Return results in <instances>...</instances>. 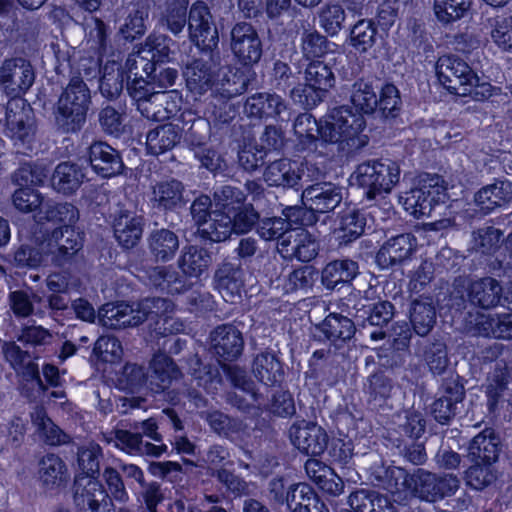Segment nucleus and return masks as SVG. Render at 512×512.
I'll list each match as a JSON object with an SVG mask.
<instances>
[{"label": "nucleus", "mask_w": 512, "mask_h": 512, "mask_svg": "<svg viewBox=\"0 0 512 512\" xmlns=\"http://www.w3.org/2000/svg\"><path fill=\"white\" fill-rule=\"evenodd\" d=\"M350 105L334 106L325 115V124L314 119L316 128H367L365 116L376 112L385 121L400 117L402 100L398 88L391 82L381 87L373 81L358 78L352 84Z\"/></svg>", "instance_id": "1"}, {"label": "nucleus", "mask_w": 512, "mask_h": 512, "mask_svg": "<svg viewBox=\"0 0 512 512\" xmlns=\"http://www.w3.org/2000/svg\"><path fill=\"white\" fill-rule=\"evenodd\" d=\"M228 43L232 64L222 75L221 97L232 99L245 93L256 81V68L262 59L264 44L256 27L246 21L232 25Z\"/></svg>", "instance_id": "2"}, {"label": "nucleus", "mask_w": 512, "mask_h": 512, "mask_svg": "<svg viewBox=\"0 0 512 512\" xmlns=\"http://www.w3.org/2000/svg\"><path fill=\"white\" fill-rule=\"evenodd\" d=\"M45 220L34 231L38 244L51 255L56 266L69 264L83 247V232L76 228L79 210L71 203H49L42 206Z\"/></svg>", "instance_id": "3"}, {"label": "nucleus", "mask_w": 512, "mask_h": 512, "mask_svg": "<svg viewBox=\"0 0 512 512\" xmlns=\"http://www.w3.org/2000/svg\"><path fill=\"white\" fill-rule=\"evenodd\" d=\"M215 210L209 229L200 230L204 245L220 243L234 234H246L253 230L258 211L247 202V194L240 188L224 185L214 191Z\"/></svg>", "instance_id": "4"}, {"label": "nucleus", "mask_w": 512, "mask_h": 512, "mask_svg": "<svg viewBox=\"0 0 512 512\" xmlns=\"http://www.w3.org/2000/svg\"><path fill=\"white\" fill-rule=\"evenodd\" d=\"M102 458V449L98 444L78 449V472L72 486L77 512H116L115 505L111 503L99 480Z\"/></svg>", "instance_id": "5"}, {"label": "nucleus", "mask_w": 512, "mask_h": 512, "mask_svg": "<svg viewBox=\"0 0 512 512\" xmlns=\"http://www.w3.org/2000/svg\"><path fill=\"white\" fill-rule=\"evenodd\" d=\"M212 264V253L198 245H186L178 259L182 275L171 267L158 266L148 275L150 284L159 292L170 296L191 289L192 279L200 280Z\"/></svg>", "instance_id": "6"}, {"label": "nucleus", "mask_w": 512, "mask_h": 512, "mask_svg": "<svg viewBox=\"0 0 512 512\" xmlns=\"http://www.w3.org/2000/svg\"><path fill=\"white\" fill-rule=\"evenodd\" d=\"M221 369L234 389L250 395L253 399L257 398V388L254 381L238 365L221 364L220 362L216 364L204 361L198 355H195L189 364V374L192 382L212 397L218 395L225 386Z\"/></svg>", "instance_id": "7"}, {"label": "nucleus", "mask_w": 512, "mask_h": 512, "mask_svg": "<svg viewBox=\"0 0 512 512\" xmlns=\"http://www.w3.org/2000/svg\"><path fill=\"white\" fill-rule=\"evenodd\" d=\"M244 112L251 122L238 128H254L263 124V128H286L292 120L291 128H298L304 124L309 125L314 117L310 113L294 115L282 98L270 93H256L248 97L244 104Z\"/></svg>", "instance_id": "8"}, {"label": "nucleus", "mask_w": 512, "mask_h": 512, "mask_svg": "<svg viewBox=\"0 0 512 512\" xmlns=\"http://www.w3.org/2000/svg\"><path fill=\"white\" fill-rule=\"evenodd\" d=\"M398 161L387 157L368 159L359 163L350 179L364 189L368 200H374L382 192L389 193L400 181Z\"/></svg>", "instance_id": "9"}, {"label": "nucleus", "mask_w": 512, "mask_h": 512, "mask_svg": "<svg viewBox=\"0 0 512 512\" xmlns=\"http://www.w3.org/2000/svg\"><path fill=\"white\" fill-rule=\"evenodd\" d=\"M91 91L79 76L70 78L53 108L56 128H83L90 105Z\"/></svg>", "instance_id": "10"}, {"label": "nucleus", "mask_w": 512, "mask_h": 512, "mask_svg": "<svg viewBox=\"0 0 512 512\" xmlns=\"http://www.w3.org/2000/svg\"><path fill=\"white\" fill-rule=\"evenodd\" d=\"M511 290L512 282L504 292L503 287L498 280L487 276L472 281L469 284L466 290L467 299L464 295V291L455 289L454 291L450 292L446 306L450 312L454 311L455 313L461 312L466 308L467 300L474 307L484 310L497 306L505 307V305L510 302Z\"/></svg>", "instance_id": "11"}, {"label": "nucleus", "mask_w": 512, "mask_h": 512, "mask_svg": "<svg viewBox=\"0 0 512 512\" xmlns=\"http://www.w3.org/2000/svg\"><path fill=\"white\" fill-rule=\"evenodd\" d=\"M292 132L297 137L303 134L298 130H263L261 141L266 144H258L255 140H250L239 149L238 163L248 172H254L270 161V156L288 153L295 149L294 141L286 137V132Z\"/></svg>", "instance_id": "12"}, {"label": "nucleus", "mask_w": 512, "mask_h": 512, "mask_svg": "<svg viewBox=\"0 0 512 512\" xmlns=\"http://www.w3.org/2000/svg\"><path fill=\"white\" fill-rule=\"evenodd\" d=\"M335 83V74L329 63L325 60L308 62L304 70V83L293 87L290 95L295 103L311 110L325 100Z\"/></svg>", "instance_id": "13"}, {"label": "nucleus", "mask_w": 512, "mask_h": 512, "mask_svg": "<svg viewBox=\"0 0 512 512\" xmlns=\"http://www.w3.org/2000/svg\"><path fill=\"white\" fill-rule=\"evenodd\" d=\"M447 185L443 176L427 172L419 173L404 199V207L416 218L431 216L436 206L444 204Z\"/></svg>", "instance_id": "14"}, {"label": "nucleus", "mask_w": 512, "mask_h": 512, "mask_svg": "<svg viewBox=\"0 0 512 512\" xmlns=\"http://www.w3.org/2000/svg\"><path fill=\"white\" fill-rule=\"evenodd\" d=\"M163 103H150L141 113L148 120L157 123L154 128H184L200 119L196 110L184 102L182 91L171 89L162 92Z\"/></svg>", "instance_id": "15"}, {"label": "nucleus", "mask_w": 512, "mask_h": 512, "mask_svg": "<svg viewBox=\"0 0 512 512\" xmlns=\"http://www.w3.org/2000/svg\"><path fill=\"white\" fill-rule=\"evenodd\" d=\"M188 33L191 43L197 48L200 57L221 60L219 33L210 8L203 1L194 2L189 9Z\"/></svg>", "instance_id": "16"}, {"label": "nucleus", "mask_w": 512, "mask_h": 512, "mask_svg": "<svg viewBox=\"0 0 512 512\" xmlns=\"http://www.w3.org/2000/svg\"><path fill=\"white\" fill-rule=\"evenodd\" d=\"M435 73L440 85L454 96L471 94L479 81L472 67L453 54L439 57L435 65Z\"/></svg>", "instance_id": "17"}, {"label": "nucleus", "mask_w": 512, "mask_h": 512, "mask_svg": "<svg viewBox=\"0 0 512 512\" xmlns=\"http://www.w3.org/2000/svg\"><path fill=\"white\" fill-rule=\"evenodd\" d=\"M221 60L206 57L193 58L183 69L186 98L201 101L208 92L215 91L221 95L222 77L219 75Z\"/></svg>", "instance_id": "18"}, {"label": "nucleus", "mask_w": 512, "mask_h": 512, "mask_svg": "<svg viewBox=\"0 0 512 512\" xmlns=\"http://www.w3.org/2000/svg\"><path fill=\"white\" fill-rule=\"evenodd\" d=\"M35 81L31 62L22 57L5 59L0 66V87L10 99H21Z\"/></svg>", "instance_id": "19"}, {"label": "nucleus", "mask_w": 512, "mask_h": 512, "mask_svg": "<svg viewBox=\"0 0 512 512\" xmlns=\"http://www.w3.org/2000/svg\"><path fill=\"white\" fill-rule=\"evenodd\" d=\"M356 326L354 321L341 313L330 312L315 324L312 334L320 343H328L335 353L340 352L354 337Z\"/></svg>", "instance_id": "20"}, {"label": "nucleus", "mask_w": 512, "mask_h": 512, "mask_svg": "<svg viewBox=\"0 0 512 512\" xmlns=\"http://www.w3.org/2000/svg\"><path fill=\"white\" fill-rule=\"evenodd\" d=\"M100 73L99 89L107 99L117 98L122 91L127 89L133 71L137 70L135 58L130 54L124 63L115 60H107L103 66L100 61L96 63Z\"/></svg>", "instance_id": "21"}, {"label": "nucleus", "mask_w": 512, "mask_h": 512, "mask_svg": "<svg viewBox=\"0 0 512 512\" xmlns=\"http://www.w3.org/2000/svg\"><path fill=\"white\" fill-rule=\"evenodd\" d=\"M459 481L455 476H437L419 469L414 474L412 494L427 502H437L452 496L458 489Z\"/></svg>", "instance_id": "22"}, {"label": "nucleus", "mask_w": 512, "mask_h": 512, "mask_svg": "<svg viewBox=\"0 0 512 512\" xmlns=\"http://www.w3.org/2000/svg\"><path fill=\"white\" fill-rule=\"evenodd\" d=\"M437 321V307L432 296L420 295L410 303L409 322L411 329H407L402 336L405 346L410 344L411 334L425 337L433 330Z\"/></svg>", "instance_id": "23"}, {"label": "nucleus", "mask_w": 512, "mask_h": 512, "mask_svg": "<svg viewBox=\"0 0 512 512\" xmlns=\"http://www.w3.org/2000/svg\"><path fill=\"white\" fill-rule=\"evenodd\" d=\"M293 446L306 456H320L328 445L326 431L314 422L294 423L289 429Z\"/></svg>", "instance_id": "24"}, {"label": "nucleus", "mask_w": 512, "mask_h": 512, "mask_svg": "<svg viewBox=\"0 0 512 512\" xmlns=\"http://www.w3.org/2000/svg\"><path fill=\"white\" fill-rule=\"evenodd\" d=\"M365 130H315L326 144L336 145L337 156L342 162L353 160L369 143Z\"/></svg>", "instance_id": "25"}, {"label": "nucleus", "mask_w": 512, "mask_h": 512, "mask_svg": "<svg viewBox=\"0 0 512 512\" xmlns=\"http://www.w3.org/2000/svg\"><path fill=\"white\" fill-rule=\"evenodd\" d=\"M166 133L174 137L184 136L185 140L189 142L195 151V155L199 158L201 166L208 171L216 173L221 169V156L215 149L208 146L205 137H198L195 130H148L146 134L147 142L150 143L157 140L161 134L164 136Z\"/></svg>", "instance_id": "26"}, {"label": "nucleus", "mask_w": 512, "mask_h": 512, "mask_svg": "<svg viewBox=\"0 0 512 512\" xmlns=\"http://www.w3.org/2000/svg\"><path fill=\"white\" fill-rule=\"evenodd\" d=\"M171 44L173 41L166 35L150 34L144 46L131 55L137 65L141 66V70L149 69V73H154L156 68L172 61Z\"/></svg>", "instance_id": "27"}, {"label": "nucleus", "mask_w": 512, "mask_h": 512, "mask_svg": "<svg viewBox=\"0 0 512 512\" xmlns=\"http://www.w3.org/2000/svg\"><path fill=\"white\" fill-rule=\"evenodd\" d=\"M417 248L412 233H402L388 239L376 253V262L382 269L392 268L411 259Z\"/></svg>", "instance_id": "28"}, {"label": "nucleus", "mask_w": 512, "mask_h": 512, "mask_svg": "<svg viewBox=\"0 0 512 512\" xmlns=\"http://www.w3.org/2000/svg\"><path fill=\"white\" fill-rule=\"evenodd\" d=\"M341 187L322 183L314 184L305 188L301 194V203L308 205L311 211L320 220V215L333 212L342 202Z\"/></svg>", "instance_id": "29"}, {"label": "nucleus", "mask_w": 512, "mask_h": 512, "mask_svg": "<svg viewBox=\"0 0 512 512\" xmlns=\"http://www.w3.org/2000/svg\"><path fill=\"white\" fill-rule=\"evenodd\" d=\"M502 449L503 443L499 432L492 427H485L470 440L467 456L469 461H479L495 466Z\"/></svg>", "instance_id": "30"}, {"label": "nucleus", "mask_w": 512, "mask_h": 512, "mask_svg": "<svg viewBox=\"0 0 512 512\" xmlns=\"http://www.w3.org/2000/svg\"><path fill=\"white\" fill-rule=\"evenodd\" d=\"M304 175L303 165L288 158H272L264 171V179L269 186L296 188Z\"/></svg>", "instance_id": "31"}, {"label": "nucleus", "mask_w": 512, "mask_h": 512, "mask_svg": "<svg viewBox=\"0 0 512 512\" xmlns=\"http://www.w3.org/2000/svg\"><path fill=\"white\" fill-rule=\"evenodd\" d=\"M214 353L226 362L237 360L243 351L244 341L241 332L230 324L217 326L211 333Z\"/></svg>", "instance_id": "32"}, {"label": "nucleus", "mask_w": 512, "mask_h": 512, "mask_svg": "<svg viewBox=\"0 0 512 512\" xmlns=\"http://www.w3.org/2000/svg\"><path fill=\"white\" fill-rule=\"evenodd\" d=\"M88 155L92 170L102 178L114 177L124 168L120 153L106 142L93 143Z\"/></svg>", "instance_id": "33"}, {"label": "nucleus", "mask_w": 512, "mask_h": 512, "mask_svg": "<svg viewBox=\"0 0 512 512\" xmlns=\"http://www.w3.org/2000/svg\"><path fill=\"white\" fill-rule=\"evenodd\" d=\"M183 193L184 185L177 179L171 178L156 182L152 186L151 206L164 214L176 212L184 203Z\"/></svg>", "instance_id": "34"}, {"label": "nucleus", "mask_w": 512, "mask_h": 512, "mask_svg": "<svg viewBox=\"0 0 512 512\" xmlns=\"http://www.w3.org/2000/svg\"><path fill=\"white\" fill-rule=\"evenodd\" d=\"M396 383L384 370L371 373L364 383V394L371 409L385 410L395 389Z\"/></svg>", "instance_id": "35"}, {"label": "nucleus", "mask_w": 512, "mask_h": 512, "mask_svg": "<svg viewBox=\"0 0 512 512\" xmlns=\"http://www.w3.org/2000/svg\"><path fill=\"white\" fill-rule=\"evenodd\" d=\"M367 225V213L364 209L348 208L341 213L339 227L334 229L333 237L339 247L348 246L360 238Z\"/></svg>", "instance_id": "36"}, {"label": "nucleus", "mask_w": 512, "mask_h": 512, "mask_svg": "<svg viewBox=\"0 0 512 512\" xmlns=\"http://www.w3.org/2000/svg\"><path fill=\"white\" fill-rule=\"evenodd\" d=\"M479 211L488 215L497 208L506 207L512 202V183L496 181L482 187L474 196Z\"/></svg>", "instance_id": "37"}, {"label": "nucleus", "mask_w": 512, "mask_h": 512, "mask_svg": "<svg viewBox=\"0 0 512 512\" xmlns=\"http://www.w3.org/2000/svg\"><path fill=\"white\" fill-rule=\"evenodd\" d=\"M352 510L341 512H399L396 501L374 490L358 489L349 496Z\"/></svg>", "instance_id": "38"}, {"label": "nucleus", "mask_w": 512, "mask_h": 512, "mask_svg": "<svg viewBox=\"0 0 512 512\" xmlns=\"http://www.w3.org/2000/svg\"><path fill=\"white\" fill-rule=\"evenodd\" d=\"M252 371L256 379L265 386H280L284 381L283 361L271 351H263L253 360Z\"/></svg>", "instance_id": "39"}, {"label": "nucleus", "mask_w": 512, "mask_h": 512, "mask_svg": "<svg viewBox=\"0 0 512 512\" xmlns=\"http://www.w3.org/2000/svg\"><path fill=\"white\" fill-rule=\"evenodd\" d=\"M215 288L223 297L240 296L244 288V272L241 263L224 260L215 270L213 278Z\"/></svg>", "instance_id": "40"}, {"label": "nucleus", "mask_w": 512, "mask_h": 512, "mask_svg": "<svg viewBox=\"0 0 512 512\" xmlns=\"http://www.w3.org/2000/svg\"><path fill=\"white\" fill-rule=\"evenodd\" d=\"M85 178L82 169L75 163L61 162L59 163L53 173L49 174V179L52 188L64 196L74 195Z\"/></svg>", "instance_id": "41"}, {"label": "nucleus", "mask_w": 512, "mask_h": 512, "mask_svg": "<svg viewBox=\"0 0 512 512\" xmlns=\"http://www.w3.org/2000/svg\"><path fill=\"white\" fill-rule=\"evenodd\" d=\"M254 228L261 239L265 241H276L280 254L287 253V247L293 235L289 232L281 216L261 217L258 212Z\"/></svg>", "instance_id": "42"}, {"label": "nucleus", "mask_w": 512, "mask_h": 512, "mask_svg": "<svg viewBox=\"0 0 512 512\" xmlns=\"http://www.w3.org/2000/svg\"><path fill=\"white\" fill-rule=\"evenodd\" d=\"M307 484L308 483L304 482L292 483L284 476H276L269 482L268 499L273 506H286V508L292 512V509L300 498L299 494H302L301 488Z\"/></svg>", "instance_id": "43"}, {"label": "nucleus", "mask_w": 512, "mask_h": 512, "mask_svg": "<svg viewBox=\"0 0 512 512\" xmlns=\"http://www.w3.org/2000/svg\"><path fill=\"white\" fill-rule=\"evenodd\" d=\"M300 49L307 62L325 60L329 54H334L337 44L316 29H304L300 36Z\"/></svg>", "instance_id": "44"}, {"label": "nucleus", "mask_w": 512, "mask_h": 512, "mask_svg": "<svg viewBox=\"0 0 512 512\" xmlns=\"http://www.w3.org/2000/svg\"><path fill=\"white\" fill-rule=\"evenodd\" d=\"M358 263L349 258L328 262L321 271V282L327 290H334L339 284L350 283L358 274Z\"/></svg>", "instance_id": "45"}, {"label": "nucleus", "mask_w": 512, "mask_h": 512, "mask_svg": "<svg viewBox=\"0 0 512 512\" xmlns=\"http://www.w3.org/2000/svg\"><path fill=\"white\" fill-rule=\"evenodd\" d=\"M142 217L122 213L114 220L113 232L118 244L124 250L133 249L138 245L143 233Z\"/></svg>", "instance_id": "46"}, {"label": "nucleus", "mask_w": 512, "mask_h": 512, "mask_svg": "<svg viewBox=\"0 0 512 512\" xmlns=\"http://www.w3.org/2000/svg\"><path fill=\"white\" fill-rule=\"evenodd\" d=\"M179 245L178 235L167 228L152 231L148 238V248L156 262L166 263L173 260Z\"/></svg>", "instance_id": "47"}, {"label": "nucleus", "mask_w": 512, "mask_h": 512, "mask_svg": "<svg viewBox=\"0 0 512 512\" xmlns=\"http://www.w3.org/2000/svg\"><path fill=\"white\" fill-rule=\"evenodd\" d=\"M50 169L46 164L23 162L12 175L13 182L20 187H43L49 179Z\"/></svg>", "instance_id": "48"}, {"label": "nucleus", "mask_w": 512, "mask_h": 512, "mask_svg": "<svg viewBox=\"0 0 512 512\" xmlns=\"http://www.w3.org/2000/svg\"><path fill=\"white\" fill-rule=\"evenodd\" d=\"M508 378L504 373L488 378L485 386L486 407L489 415L499 416L509 394Z\"/></svg>", "instance_id": "49"}, {"label": "nucleus", "mask_w": 512, "mask_h": 512, "mask_svg": "<svg viewBox=\"0 0 512 512\" xmlns=\"http://www.w3.org/2000/svg\"><path fill=\"white\" fill-rule=\"evenodd\" d=\"M287 250V253L281 254L283 257L292 256L300 262L309 263L317 257L320 243L313 234L302 229L295 233L294 242L290 240Z\"/></svg>", "instance_id": "50"}, {"label": "nucleus", "mask_w": 512, "mask_h": 512, "mask_svg": "<svg viewBox=\"0 0 512 512\" xmlns=\"http://www.w3.org/2000/svg\"><path fill=\"white\" fill-rule=\"evenodd\" d=\"M149 7L139 2L133 5L124 24L119 29V34L127 42H133L142 38L147 30Z\"/></svg>", "instance_id": "51"}, {"label": "nucleus", "mask_w": 512, "mask_h": 512, "mask_svg": "<svg viewBox=\"0 0 512 512\" xmlns=\"http://www.w3.org/2000/svg\"><path fill=\"white\" fill-rule=\"evenodd\" d=\"M204 419L214 433L226 439L238 438L244 431L242 420L229 416L220 410L207 412Z\"/></svg>", "instance_id": "52"}, {"label": "nucleus", "mask_w": 512, "mask_h": 512, "mask_svg": "<svg viewBox=\"0 0 512 512\" xmlns=\"http://www.w3.org/2000/svg\"><path fill=\"white\" fill-rule=\"evenodd\" d=\"M39 248L29 245L20 244L13 248L10 256V264L17 270L25 272L26 270L37 269L44 260V255L50 256L46 249L39 244Z\"/></svg>", "instance_id": "53"}, {"label": "nucleus", "mask_w": 512, "mask_h": 512, "mask_svg": "<svg viewBox=\"0 0 512 512\" xmlns=\"http://www.w3.org/2000/svg\"><path fill=\"white\" fill-rule=\"evenodd\" d=\"M130 80L127 82V94L137 103L145 102L146 106H150V103H154L158 100L159 92H154L156 86L152 83L151 79H148L141 71V66L137 65V70L133 71Z\"/></svg>", "instance_id": "54"}, {"label": "nucleus", "mask_w": 512, "mask_h": 512, "mask_svg": "<svg viewBox=\"0 0 512 512\" xmlns=\"http://www.w3.org/2000/svg\"><path fill=\"white\" fill-rule=\"evenodd\" d=\"M395 307L388 300L379 299L357 309V316L363 319V325L367 322L371 326L384 327L394 317Z\"/></svg>", "instance_id": "55"}, {"label": "nucleus", "mask_w": 512, "mask_h": 512, "mask_svg": "<svg viewBox=\"0 0 512 512\" xmlns=\"http://www.w3.org/2000/svg\"><path fill=\"white\" fill-rule=\"evenodd\" d=\"M379 32L373 19H361L350 29V45L359 53L368 52L374 45Z\"/></svg>", "instance_id": "56"}, {"label": "nucleus", "mask_w": 512, "mask_h": 512, "mask_svg": "<svg viewBox=\"0 0 512 512\" xmlns=\"http://www.w3.org/2000/svg\"><path fill=\"white\" fill-rule=\"evenodd\" d=\"M282 219L289 232L293 233L313 226L318 222V217L311 211L308 205H290L283 207Z\"/></svg>", "instance_id": "57"}, {"label": "nucleus", "mask_w": 512, "mask_h": 512, "mask_svg": "<svg viewBox=\"0 0 512 512\" xmlns=\"http://www.w3.org/2000/svg\"><path fill=\"white\" fill-rule=\"evenodd\" d=\"M472 5V0H434L433 10L436 19L448 25L467 15Z\"/></svg>", "instance_id": "58"}, {"label": "nucleus", "mask_w": 512, "mask_h": 512, "mask_svg": "<svg viewBox=\"0 0 512 512\" xmlns=\"http://www.w3.org/2000/svg\"><path fill=\"white\" fill-rule=\"evenodd\" d=\"M470 462L471 465L465 471V481L468 487L482 491L496 482L498 471L495 466L479 461Z\"/></svg>", "instance_id": "59"}, {"label": "nucleus", "mask_w": 512, "mask_h": 512, "mask_svg": "<svg viewBox=\"0 0 512 512\" xmlns=\"http://www.w3.org/2000/svg\"><path fill=\"white\" fill-rule=\"evenodd\" d=\"M490 37L504 53L512 54V14L497 15L489 19Z\"/></svg>", "instance_id": "60"}, {"label": "nucleus", "mask_w": 512, "mask_h": 512, "mask_svg": "<svg viewBox=\"0 0 512 512\" xmlns=\"http://www.w3.org/2000/svg\"><path fill=\"white\" fill-rule=\"evenodd\" d=\"M318 276V270L312 265L294 267L285 279L284 288L287 293L299 290L307 292L312 289Z\"/></svg>", "instance_id": "61"}, {"label": "nucleus", "mask_w": 512, "mask_h": 512, "mask_svg": "<svg viewBox=\"0 0 512 512\" xmlns=\"http://www.w3.org/2000/svg\"><path fill=\"white\" fill-rule=\"evenodd\" d=\"M379 479L385 490L391 494H397L412 490L414 474H409L401 467L389 466L384 470L383 476Z\"/></svg>", "instance_id": "62"}, {"label": "nucleus", "mask_w": 512, "mask_h": 512, "mask_svg": "<svg viewBox=\"0 0 512 512\" xmlns=\"http://www.w3.org/2000/svg\"><path fill=\"white\" fill-rule=\"evenodd\" d=\"M502 239L503 232L494 226H486L473 232L474 249L485 256H493L500 248Z\"/></svg>", "instance_id": "63"}, {"label": "nucleus", "mask_w": 512, "mask_h": 512, "mask_svg": "<svg viewBox=\"0 0 512 512\" xmlns=\"http://www.w3.org/2000/svg\"><path fill=\"white\" fill-rule=\"evenodd\" d=\"M188 0H167L164 20L167 29L177 36L188 26Z\"/></svg>", "instance_id": "64"}]
</instances>
